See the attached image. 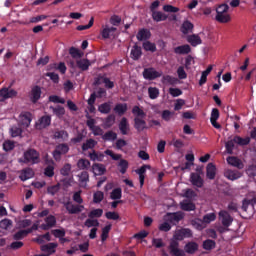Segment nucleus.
<instances>
[{
    "label": "nucleus",
    "mask_w": 256,
    "mask_h": 256,
    "mask_svg": "<svg viewBox=\"0 0 256 256\" xmlns=\"http://www.w3.org/2000/svg\"><path fill=\"white\" fill-rule=\"evenodd\" d=\"M119 129L122 135H127L129 133V122H127V118H122L119 124Z\"/></svg>",
    "instance_id": "nucleus-34"
},
{
    "label": "nucleus",
    "mask_w": 256,
    "mask_h": 256,
    "mask_svg": "<svg viewBox=\"0 0 256 256\" xmlns=\"http://www.w3.org/2000/svg\"><path fill=\"white\" fill-rule=\"evenodd\" d=\"M215 20L218 23H229V21H231V15H229V5L221 4L216 8Z\"/></svg>",
    "instance_id": "nucleus-1"
},
{
    "label": "nucleus",
    "mask_w": 256,
    "mask_h": 256,
    "mask_svg": "<svg viewBox=\"0 0 256 256\" xmlns=\"http://www.w3.org/2000/svg\"><path fill=\"white\" fill-rule=\"evenodd\" d=\"M51 111L56 115V117H59V119H61V117H63V115H65V108L58 106V107H50Z\"/></svg>",
    "instance_id": "nucleus-42"
},
{
    "label": "nucleus",
    "mask_w": 256,
    "mask_h": 256,
    "mask_svg": "<svg viewBox=\"0 0 256 256\" xmlns=\"http://www.w3.org/2000/svg\"><path fill=\"white\" fill-rule=\"evenodd\" d=\"M34 175L33 169L26 168L20 172V179L21 181H27L28 179H32Z\"/></svg>",
    "instance_id": "nucleus-21"
},
{
    "label": "nucleus",
    "mask_w": 256,
    "mask_h": 256,
    "mask_svg": "<svg viewBox=\"0 0 256 256\" xmlns=\"http://www.w3.org/2000/svg\"><path fill=\"white\" fill-rule=\"evenodd\" d=\"M39 99H41V88L39 86H35L31 91V100L33 103H37Z\"/></svg>",
    "instance_id": "nucleus-28"
},
{
    "label": "nucleus",
    "mask_w": 256,
    "mask_h": 256,
    "mask_svg": "<svg viewBox=\"0 0 256 256\" xmlns=\"http://www.w3.org/2000/svg\"><path fill=\"white\" fill-rule=\"evenodd\" d=\"M77 167L81 171H85V170L89 169V167H91V162H89V160H87V159L82 158V159L78 160Z\"/></svg>",
    "instance_id": "nucleus-36"
},
{
    "label": "nucleus",
    "mask_w": 256,
    "mask_h": 256,
    "mask_svg": "<svg viewBox=\"0 0 256 256\" xmlns=\"http://www.w3.org/2000/svg\"><path fill=\"white\" fill-rule=\"evenodd\" d=\"M132 113L135 116V119H145L147 116V114L143 111V109L139 108V106H134Z\"/></svg>",
    "instance_id": "nucleus-32"
},
{
    "label": "nucleus",
    "mask_w": 256,
    "mask_h": 256,
    "mask_svg": "<svg viewBox=\"0 0 256 256\" xmlns=\"http://www.w3.org/2000/svg\"><path fill=\"white\" fill-rule=\"evenodd\" d=\"M152 13V19L153 21H156V23H160V21H167V14L156 10L151 12Z\"/></svg>",
    "instance_id": "nucleus-17"
},
{
    "label": "nucleus",
    "mask_w": 256,
    "mask_h": 256,
    "mask_svg": "<svg viewBox=\"0 0 256 256\" xmlns=\"http://www.w3.org/2000/svg\"><path fill=\"white\" fill-rule=\"evenodd\" d=\"M203 248L206 251H211V249H215V241H213V240H206V241H204Z\"/></svg>",
    "instance_id": "nucleus-61"
},
{
    "label": "nucleus",
    "mask_w": 256,
    "mask_h": 256,
    "mask_svg": "<svg viewBox=\"0 0 256 256\" xmlns=\"http://www.w3.org/2000/svg\"><path fill=\"white\" fill-rule=\"evenodd\" d=\"M143 49L145 51H150L151 53H155V51H157V46H155V43H152L150 41H145L143 43Z\"/></svg>",
    "instance_id": "nucleus-43"
},
{
    "label": "nucleus",
    "mask_w": 256,
    "mask_h": 256,
    "mask_svg": "<svg viewBox=\"0 0 256 256\" xmlns=\"http://www.w3.org/2000/svg\"><path fill=\"white\" fill-rule=\"evenodd\" d=\"M121 195H122L121 188H116L111 192L110 198L113 200L121 199Z\"/></svg>",
    "instance_id": "nucleus-64"
},
{
    "label": "nucleus",
    "mask_w": 256,
    "mask_h": 256,
    "mask_svg": "<svg viewBox=\"0 0 256 256\" xmlns=\"http://www.w3.org/2000/svg\"><path fill=\"white\" fill-rule=\"evenodd\" d=\"M185 217V214L183 212H175V213H168L164 219L165 221H168V223H172L175 225V223H179L181 219Z\"/></svg>",
    "instance_id": "nucleus-8"
},
{
    "label": "nucleus",
    "mask_w": 256,
    "mask_h": 256,
    "mask_svg": "<svg viewBox=\"0 0 256 256\" xmlns=\"http://www.w3.org/2000/svg\"><path fill=\"white\" fill-rule=\"evenodd\" d=\"M97 145V142L93 139H89L82 145V150L83 151H88V149H93Z\"/></svg>",
    "instance_id": "nucleus-48"
},
{
    "label": "nucleus",
    "mask_w": 256,
    "mask_h": 256,
    "mask_svg": "<svg viewBox=\"0 0 256 256\" xmlns=\"http://www.w3.org/2000/svg\"><path fill=\"white\" fill-rule=\"evenodd\" d=\"M0 97L2 98V100L13 99V97H17V91L11 88H2L0 90Z\"/></svg>",
    "instance_id": "nucleus-11"
},
{
    "label": "nucleus",
    "mask_w": 256,
    "mask_h": 256,
    "mask_svg": "<svg viewBox=\"0 0 256 256\" xmlns=\"http://www.w3.org/2000/svg\"><path fill=\"white\" fill-rule=\"evenodd\" d=\"M134 127L137 131H143L147 128V123L145 122L144 118H134Z\"/></svg>",
    "instance_id": "nucleus-27"
},
{
    "label": "nucleus",
    "mask_w": 256,
    "mask_h": 256,
    "mask_svg": "<svg viewBox=\"0 0 256 256\" xmlns=\"http://www.w3.org/2000/svg\"><path fill=\"white\" fill-rule=\"evenodd\" d=\"M114 111L118 113V115H123L127 111V104H118L115 106Z\"/></svg>",
    "instance_id": "nucleus-58"
},
{
    "label": "nucleus",
    "mask_w": 256,
    "mask_h": 256,
    "mask_svg": "<svg viewBox=\"0 0 256 256\" xmlns=\"http://www.w3.org/2000/svg\"><path fill=\"white\" fill-rule=\"evenodd\" d=\"M66 153H69V146L67 144H60L56 146L53 157L56 161H60L61 155H66Z\"/></svg>",
    "instance_id": "nucleus-5"
},
{
    "label": "nucleus",
    "mask_w": 256,
    "mask_h": 256,
    "mask_svg": "<svg viewBox=\"0 0 256 256\" xmlns=\"http://www.w3.org/2000/svg\"><path fill=\"white\" fill-rule=\"evenodd\" d=\"M174 53L177 55H187L191 53V46H189V44L178 46L174 49Z\"/></svg>",
    "instance_id": "nucleus-20"
},
{
    "label": "nucleus",
    "mask_w": 256,
    "mask_h": 256,
    "mask_svg": "<svg viewBox=\"0 0 256 256\" xmlns=\"http://www.w3.org/2000/svg\"><path fill=\"white\" fill-rule=\"evenodd\" d=\"M69 53L73 59H81V57H83V52L77 48H70Z\"/></svg>",
    "instance_id": "nucleus-50"
},
{
    "label": "nucleus",
    "mask_w": 256,
    "mask_h": 256,
    "mask_svg": "<svg viewBox=\"0 0 256 256\" xmlns=\"http://www.w3.org/2000/svg\"><path fill=\"white\" fill-rule=\"evenodd\" d=\"M215 219H217V216L215 215V213H209L203 217L202 221H203L205 227H207V225H209V223H213V221H215Z\"/></svg>",
    "instance_id": "nucleus-41"
},
{
    "label": "nucleus",
    "mask_w": 256,
    "mask_h": 256,
    "mask_svg": "<svg viewBox=\"0 0 256 256\" xmlns=\"http://www.w3.org/2000/svg\"><path fill=\"white\" fill-rule=\"evenodd\" d=\"M193 237V232L189 228H181L174 232L173 239L171 241H183V239H189Z\"/></svg>",
    "instance_id": "nucleus-3"
},
{
    "label": "nucleus",
    "mask_w": 256,
    "mask_h": 256,
    "mask_svg": "<svg viewBox=\"0 0 256 256\" xmlns=\"http://www.w3.org/2000/svg\"><path fill=\"white\" fill-rule=\"evenodd\" d=\"M224 175L230 181H236V179H241V172L239 171L226 170Z\"/></svg>",
    "instance_id": "nucleus-22"
},
{
    "label": "nucleus",
    "mask_w": 256,
    "mask_h": 256,
    "mask_svg": "<svg viewBox=\"0 0 256 256\" xmlns=\"http://www.w3.org/2000/svg\"><path fill=\"white\" fill-rule=\"evenodd\" d=\"M190 181L195 187H203V179L201 176H199V174L192 173Z\"/></svg>",
    "instance_id": "nucleus-26"
},
{
    "label": "nucleus",
    "mask_w": 256,
    "mask_h": 256,
    "mask_svg": "<svg viewBox=\"0 0 256 256\" xmlns=\"http://www.w3.org/2000/svg\"><path fill=\"white\" fill-rule=\"evenodd\" d=\"M227 163H228V165H231L232 167H237V169H243V162H241V160H239L235 156H229L227 158Z\"/></svg>",
    "instance_id": "nucleus-18"
},
{
    "label": "nucleus",
    "mask_w": 256,
    "mask_h": 256,
    "mask_svg": "<svg viewBox=\"0 0 256 256\" xmlns=\"http://www.w3.org/2000/svg\"><path fill=\"white\" fill-rule=\"evenodd\" d=\"M57 247H58L57 243H49L41 246V251H44L45 253H49L51 255L55 253V249H57Z\"/></svg>",
    "instance_id": "nucleus-31"
},
{
    "label": "nucleus",
    "mask_w": 256,
    "mask_h": 256,
    "mask_svg": "<svg viewBox=\"0 0 256 256\" xmlns=\"http://www.w3.org/2000/svg\"><path fill=\"white\" fill-rule=\"evenodd\" d=\"M102 139L104 141H115V139H117V133L108 131L102 136Z\"/></svg>",
    "instance_id": "nucleus-45"
},
{
    "label": "nucleus",
    "mask_w": 256,
    "mask_h": 256,
    "mask_svg": "<svg viewBox=\"0 0 256 256\" xmlns=\"http://www.w3.org/2000/svg\"><path fill=\"white\" fill-rule=\"evenodd\" d=\"M251 141V138L246 137V138H241L239 136L234 137V142L237 143L238 145H249Z\"/></svg>",
    "instance_id": "nucleus-51"
},
{
    "label": "nucleus",
    "mask_w": 256,
    "mask_h": 256,
    "mask_svg": "<svg viewBox=\"0 0 256 256\" xmlns=\"http://www.w3.org/2000/svg\"><path fill=\"white\" fill-rule=\"evenodd\" d=\"M148 95L150 99H157L159 97V89L155 87L148 88Z\"/></svg>",
    "instance_id": "nucleus-53"
},
{
    "label": "nucleus",
    "mask_w": 256,
    "mask_h": 256,
    "mask_svg": "<svg viewBox=\"0 0 256 256\" xmlns=\"http://www.w3.org/2000/svg\"><path fill=\"white\" fill-rule=\"evenodd\" d=\"M3 149L4 151H13V149H15V142L11 140H6L3 143Z\"/></svg>",
    "instance_id": "nucleus-57"
},
{
    "label": "nucleus",
    "mask_w": 256,
    "mask_h": 256,
    "mask_svg": "<svg viewBox=\"0 0 256 256\" xmlns=\"http://www.w3.org/2000/svg\"><path fill=\"white\" fill-rule=\"evenodd\" d=\"M29 233H31V230H20L14 234L13 239H15L16 241H19V240L23 239L24 237H27V235H29Z\"/></svg>",
    "instance_id": "nucleus-44"
},
{
    "label": "nucleus",
    "mask_w": 256,
    "mask_h": 256,
    "mask_svg": "<svg viewBox=\"0 0 256 256\" xmlns=\"http://www.w3.org/2000/svg\"><path fill=\"white\" fill-rule=\"evenodd\" d=\"M78 177H79L80 187H83L84 189H86L87 183H89V173L82 172L81 174L78 175Z\"/></svg>",
    "instance_id": "nucleus-30"
},
{
    "label": "nucleus",
    "mask_w": 256,
    "mask_h": 256,
    "mask_svg": "<svg viewBox=\"0 0 256 256\" xmlns=\"http://www.w3.org/2000/svg\"><path fill=\"white\" fill-rule=\"evenodd\" d=\"M168 250L171 256H186L185 250L179 248V242L176 240H170Z\"/></svg>",
    "instance_id": "nucleus-4"
},
{
    "label": "nucleus",
    "mask_w": 256,
    "mask_h": 256,
    "mask_svg": "<svg viewBox=\"0 0 256 256\" xmlns=\"http://www.w3.org/2000/svg\"><path fill=\"white\" fill-rule=\"evenodd\" d=\"M207 177L208 179H215V175L217 173V168L213 163H209L206 167Z\"/></svg>",
    "instance_id": "nucleus-35"
},
{
    "label": "nucleus",
    "mask_w": 256,
    "mask_h": 256,
    "mask_svg": "<svg viewBox=\"0 0 256 256\" xmlns=\"http://www.w3.org/2000/svg\"><path fill=\"white\" fill-rule=\"evenodd\" d=\"M76 64L77 67L81 69V71H87V69L91 67V62L88 59H78Z\"/></svg>",
    "instance_id": "nucleus-29"
},
{
    "label": "nucleus",
    "mask_w": 256,
    "mask_h": 256,
    "mask_svg": "<svg viewBox=\"0 0 256 256\" xmlns=\"http://www.w3.org/2000/svg\"><path fill=\"white\" fill-rule=\"evenodd\" d=\"M49 69H56L57 71H60L62 73V75H65L66 71H67V66H65V63L60 62L59 64H52L49 66Z\"/></svg>",
    "instance_id": "nucleus-38"
},
{
    "label": "nucleus",
    "mask_w": 256,
    "mask_h": 256,
    "mask_svg": "<svg viewBox=\"0 0 256 256\" xmlns=\"http://www.w3.org/2000/svg\"><path fill=\"white\" fill-rule=\"evenodd\" d=\"M104 155H108V157H111L113 161H119L123 157L121 154H117L113 152V150H109V149L104 152Z\"/></svg>",
    "instance_id": "nucleus-46"
},
{
    "label": "nucleus",
    "mask_w": 256,
    "mask_h": 256,
    "mask_svg": "<svg viewBox=\"0 0 256 256\" xmlns=\"http://www.w3.org/2000/svg\"><path fill=\"white\" fill-rule=\"evenodd\" d=\"M186 41L192 45V47H197V45H201L203 40H201V36L199 34H192L187 36Z\"/></svg>",
    "instance_id": "nucleus-15"
},
{
    "label": "nucleus",
    "mask_w": 256,
    "mask_h": 256,
    "mask_svg": "<svg viewBox=\"0 0 256 256\" xmlns=\"http://www.w3.org/2000/svg\"><path fill=\"white\" fill-rule=\"evenodd\" d=\"M39 152H37L35 149H29L26 152H24L23 159H19V163H31V165H35L36 163H39Z\"/></svg>",
    "instance_id": "nucleus-2"
},
{
    "label": "nucleus",
    "mask_w": 256,
    "mask_h": 256,
    "mask_svg": "<svg viewBox=\"0 0 256 256\" xmlns=\"http://www.w3.org/2000/svg\"><path fill=\"white\" fill-rule=\"evenodd\" d=\"M98 111H100V113H104V114L109 113L111 111V104L110 103L101 104L98 107Z\"/></svg>",
    "instance_id": "nucleus-59"
},
{
    "label": "nucleus",
    "mask_w": 256,
    "mask_h": 256,
    "mask_svg": "<svg viewBox=\"0 0 256 256\" xmlns=\"http://www.w3.org/2000/svg\"><path fill=\"white\" fill-rule=\"evenodd\" d=\"M191 224L193 227H195V229H198L199 231H201V229H205L206 227L205 223L201 219H194L192 220Z\"/></svg>",
    "instance_id": "nucleus-47"
},
{
    "label": "nucleus",
    "mask_w": 256,
    "mask_h": 256,
    "mask_svg": "<svg viewBox=\"0 0 256 256\" xmlns=\"http://www.w3.org/2000/svg\"><path fill=\"white\" fill-rule=\"evenodd\" d=\"M92 171H93L94 175H104V173H105V171H107V169L105 168V165H103V164H93Z\"/></svg>",
    "instance_id": "nucleus-33"
},
{
    "label": "nucleus",
    "mask_w": 256,
    "mask_h": 256,
    "mask_svg": "<svg viewBox=\"0 0 256 256\" xmlns=\"http://www.w3.org/2000/svg\"><path fill=\"white\" fill-rule=\"evenodd\" d=\"M51 125V117L43 116L36 122V129H45V127H49Z\"/></svg>",
    "instance_id": "nucleus-14"
},
{
    "label": "nucleus",
    "mask_w": 256,
    "mask_h": 256,
    "mask_svg": "<svg viewBox=\"0 0 256 256\" xmlns=\"http://www.w3.org/2000/svg\"><path fill=\"white\" fill-rule=\"evenodd\" d=\"M57 224V219L55 216L50 215L44 219V223L40 225V229H43V231H49L52 227H55Z\"/></svg>",
    "instance_id": "nucleus-9"
},
{
    "label": "nucleus",
    "mask_w": 256,
    "mask_h": 256,
    "mask_svg": "<svg viewBox=\"0 0 256 256\" xmlns=\"http://www.w3.org/2000/svg\"><path fill=\"white\" fill-rule=\"evenodd\" d=\"M105 197V194L102 191H97L93 195V202L94 203H101Z\"/></svg>",
    "instance_id": "nucleus-55"
},
{
    "label": "nucleus",
    "mask_w": 256,
    "mask_h": 256,
    "mask_svg": "<svg viewBox=\"0 0 256 256\" xmlns=\"http://www.w3.org/2000/svg\"><path fill=\"white\" fill-rule=\"evenodd\" d=\"M103 215V209L101 208H98V209H94L92 210L89 214H88V217H90V219H95L96 218H99Z\"/></svg>",
    "instance_id": "nucleus-52"
},
{
    "label": "nucleus",
    "mask_w": 256,
    "mask_h": 256,
    "mask_svg": "<svg viewBox=\"0 0 256 256\" xmlns=\"http://www.w3.org/2000/svg\"><path fill=\"white\" fill-rule=\"evenodd\" d=\"M32 120L33 116L29 112L21 113L19 116V124L24 128L29 127V125H31Z\"/></svg>",
    "instance_id": "nucleus-10"
},
{
    "label": "nucleus",
    "mask_w": 256,
    "mask_h": 256,
    "mask_svg": "<svg viewBox=\"0 0 256 256\" xmlns=\"http://www.w3.org/2000/svg\"><path fill=\"white\" fill-rule=\"evenodd\" d=\"M193 23H191V21L189 20H185L182 23V26L180 28L181 33H183V35H189V33H193Z\"/></svg>",
    "instance_id": "nucleus-16"
},
{
    "label": "nucleus",
    "mask_w": 256,
    "mask_h": 256,
    "mask_svg": "<svg viewBox=\"0 0 256 256\" xmlns=\"http://www.w3.org/2000/svg\"><path fill=\"white\" fill-rule=\"evenodd\" d=\"M65 208L67 209L68 213H70L71 215H75L76 213H81V211L85 209V206L75 205L73 203L68 202L65 204Z\"/></svg>",
    "instance_id": "nucleus-12"
},
{
    "label": "nucleus",
    "mask_w": 256,
    "mask_h": 256,
    "mask_svg": "<svg viewBox=\"0 0 256 256\" xmlns=\"http://www.w3.org/2000/svg\"><path fill=\"white\" fill-rule=\"evenodd\" d=\"M109 231H111V224L105 226L102 229V235H101L102 241H106L107 240V238L109 237Z\"/></svg>",
    "instance_id": "nucleus-62"
},
{
    "label": "nucleus",
    "mask_w": 256,
    "mask_h": 256,
    "mask_svg": "<svg viewBox=\"0 0 256 256\" xmlns=\"http://www.w3.org/2000/svg\"><path fill=\"white\" fill-rule=\"evenodd\" d=\"M141 55H143V52L141 51V47L134 45L130 52V57L134 59V61H137L141 58Z\"/></svg>",
    "instance_id": "nucleus-24"
},
{
    "label": "nucleus",
    "mask_w": 256,
    "mask_h": 256,
    "mask_svg": "<svg viewBox=\"0 0 256 256\" xmlns=\"http://www.w3.org/2000/svg\"><path fill=\"white\" fill-rule=\"evenodd\" d=\"M12 227L13 221L10 219L5 218L0 222V231L2 233H5V231H9V229H11Z\"/></svg>",
    "instance_id": "nucleus-23"
},
{
    "label": "nucleus",
    "mask_w": 256,
    "mask_h": 256,
    "mask_svg": "<svg viewBox=\"0 0 256 256\" xmlns=\"http://www.w3.org/2000/svg\"><path fill=\"white\" fill-rule=\"evenodd\" d=\"M149 169V166H142L140 169L136 170V173L139 175L140 187L145 185V173Z\"/></svg>",
    "instance_id": "nucleus-25"
},
{
    "label": "nucleus",
    "mask_w": 256,
    "mask_h": 256,
    "mask_svg": "<svg viewBox=\"0 0 256 256\" xmlns=\"http://www.w3.org/2000/svg\"><path fill=\"white\" fill-rule=\"evenodd\" d=\"M161 75H163V72L157 71L154 68H146L143 71L144 79H148L149 81H153V79H157V77H161Z\"/></svg>",
    "instance_id": "nucleus-6"
},
{
    "label": "nucleus",
    "mask_w": 256,
    "mask_h": 256,
    "mask_svg": "<svg viewBox=\"0 0 256 256\" xmlns=\"http://www.w3.org/2000/svg\"><path fill=\"white\" fill-rule=\"evenodd\" d=\"M183 197H186V199H195V197H197V193L192 189H186L183 192Z\"/></svg>",
    "instance_id": "nucleus-60"
},
{
    "label": "nucleus",
    "mask_w": 256,
    "mask_h": 256,
    "mask_svg": "<svg viewBox=\"0 0 256 256\" xmlns=\"http://www.w3.org/2000/svg\"><path fill=\"white\" fill-rule=\"evenodd\" d=\"M197 251H199V244H197V242H188L184 246L185 254L188 253V255H195Z\"/></svg>",
    "instance_id": "nucleus-13"
},
{
    "label": "nucleus",
    "mask_w": 256,
    "mask_h": 256,
    "mask_svg": "<svg viewBox=\"0 0 256 256\" xmlns=\"http://www.w3.org/2000/svg\"><path fill=\"white\" fill-rule=\"evenodd\" d=\"M90 159L92 161H103V159H105V154L93 152V153H90Z\"/></svg>",
    "instance_id": "nucleus-56"
},
{
    "label": "nucleus",
    "mask_w": 256,
    "mask_h": 256,
    "mask_svg": "<svg viewBox=\"0 0 256 256\" xmlns=\"http://www.w3.org/2000/svg\"><path fill=\"white\" fill-rule=\"evenodd\" d=\"M101 83H104L105 87H108V89H113L114 84L109 80V78L105 77H99L98 81L96 82V85H101Z\"/></svg>",
    "instance_id": "nucleus-40"
},
{
    "label": "nucleus",
    "mask_w": 256,
    "mask_h": 256,
    "mask_svg": "<svg viewBox=\"0 0 256 256\" xmlns=\"http://www.w3.org/2000/svg\"><path fill=\"white\" fill-rule=\"evenodd\" d=\"M163 81H164V83H166V84H168V85H176V83H177V78H175V77H172V76H170V75H167V76H164L163 77Z\"/></svg>",
    "instance_id": "nucleus-63"
},
{
    "label": "nucleus",
    "mask_w": 256,
    "mask_h": 256,
    "mask_svg": "<svg viewBox=\"0 0 256 256\" xmlns=\"http://www.w3.org/2000/svg\"><path fill=\"white\" fill-rule=\"evenodd\" d=\"M149 37H151V32H149V30H140L137 34L138 41H146Z\"/></svg>",
    "instance_id": "nucleus-39"
},
{
    "label": "nucleus",
    "mask_w": 256,
    "mask_h": 256,
    "mask_svg": "<svg viewBox=\"0 0 256 256\" xmlns=\"http://www.w3.org/2000/svg\"><path fill=\"white\" fill-rule=\"evenodd\" d=\"M219 221H221L224 227H229L233 223V217L225 210L219 212Z\"/></svg>",
    "instance_id": "nucleus-7"
},
{
    "label": "nucleus",
    "mask_w": 256,
    "mask_h": 256,
    "mask_svg": "<svg viewBox=\"0 0 256 256\" xmlns=\"http://www.w3.org/2000/svg\"><path fill=\"white\" fill-rule=\"evenodd\" d=\"M118 167H120V173H122V175H124V173L127 172V169L129 167V162H127V160H125V159H120Z\"/></svg>",
    "instance_id": "nucleus-49"
},
{
    "label": "nucleus",
    "mask_w": 256,
    "mask_h": 256,
    "mask_svg": "<svg viewBox=\"0 0 256 256\" xmlns=\"http://www.w3.org/2000/svg\"><path fill=\"white\" fill-rule=\"evenodd\" d=\"M211 71H213V66H209L205 71L202 72L201 74V78L199 80V85H205V83H207V76L209 75V73H211Z\"/></svg>",
    "instance_id": "nucleus-37"
},
{
    "label": "nucleus",
    "mask_w": 256,
    "mask_h": 256,
    "mask_svg": "<svg viewBox=\"0 0 256 256\" xmlns=\"http://www.w3.org/2000/svg\"><path fill=\"white\" fill-rule=\"evenodd\" d=\"M85 226L88 228H91V227L97 228V227H99V220L89 218L85 221Z\"/></svg>",
    "instance_id": "nucleus-54"
},
{
    "label": "nucleus",
    "mask_w": 256,
    "mask_h": 256,
    "mask_svg": "<svg viewBox=\"0 0 256 256\" xmlns=\"http://www.w3.org/2000/svg\"><path fill=\"white\" fill-rule=\"evenodd\" d=\"M180 209H182V211H195V203L189 200H183L180 202Z\"/></svg>",
    "instance_id": "nucleus-19"
}]
</instances>
